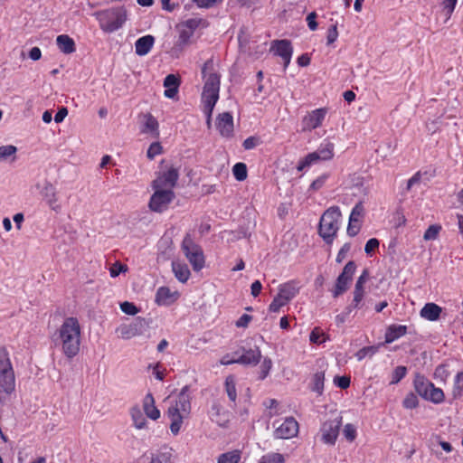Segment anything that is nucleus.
<instances>
[{
    "instance_id": "9b49d317",
    "label": "nucleus",
    "mask_w": 463,
    "mask_h": 463,
    "mask_svg": "<svg viewBox=\"0 0 463 463\" xmlns=\"http://www.w3.org/2000/svg\"><path fill=\"white\" fill-rule=\"evenodd\" d=\"M341 425L342 417H335L324 421L318 432L321 442L328 446H334L337 440Z\"/></svg>"
},
{
    "instance_id": "f704fd0d",
    "label": "nucleus",
    "mask_w": 463,
    "mask_h": 463,
    "mask_svg": "<svg viewBox=\"0 0 463 463\" xmlns=\"http://www.w3.org/2000/svg\"><path fill=\"white\" fill-rule=\"evenodd\" d=\"M259 463H285V457L277 452H269L263 455Z\"/></svg>"
},
{
    "instance_id": "72a5a7b5",
    "label": "nucleus",
    "mask_w": 463,
    "mask_h": 463,
    "mask_svg": "<svg viewBox=\"0 0 463 463\" xmlns=\"http://www.w3.org/2000/svg\"><path fill=\"white\" fill-rule=\"evenodd\" d=\"M143 327V320H139L137 323L131 324L128 328H124L121 331L124 338H130L141 333L139 330Z\"/></svg>"
},
{
    "instance_id": "2f4dec72",
    "label": "nucleus",
    "mask_w": 463,
    "mask_h": 463,
    "mask_svg": "<svg viewBox=\"0 0 463 463\" xmlns=\"http://www.w3.org/2000/svg\"><path fill=\"white\" fill-rule=\"evenodd\" d=\"M232 174L237 181H244L248 176L247 165L241 162L236 163L232 166Z\"/></svg>"
},
{
    "instance_id": "4d7b16f0",
    "label": "nucleus",
    "mask_w": 463,
    "mask_h": 463,
    "mask_svg": "<svg viewBox=\"0 0 463 463\" xmlns=\"http://www.w3.org/2000/svg\"><path fill=\"white\" fill-rule=\"evenodd\" d=\"M193 33L191 30H187V29H183L180 31L179 33V36H178V43L180 46H184L186 45L191 37L193 36Z\"/></svg>"
},
{
    "instance_id": "e433bc0d",
    "label": "nucleus",
    "mask_w": 463,
    "mask_h": 463,
    "mask_svg": "<svg viewBox=\"0 0 463 463\" xmlns=\"http://www.w3.org/2000/svg\"><path fill=\"white\" fill-rule=\"evenodd\" d=\"M407 374V368L403 365L397 366L392 373L390 384H397L400 383Z\"/></svg>"
},
{
    "instance_id": "f3484780",
    "label": "nucleus",
    "mask_w": 463,
    "mask_h": 463,
    "mask_svg": "<svg viewBox=\"0 0 463 463\" xmlns=\"http://www.w3.org/2000/svg\"><path fill=\"white\" fill-rule=\"evenodd\" d=\"M270 51L280 57L284 63V71L288 67L292 54H293V47L291 45L290 41L288 40H274L271 42Z\"/></svg>"
},
{
    "instance_id": "f03ea898",
    "label": "nucleus",
    "mask_w": 463,
    "mask_h": 463,
    "mask_svg": "<svg viewBox=\"0 0 463 463\" xmlns=\"http://www.w3.org/2000/svg\"><path fill=\"white\" fill-rule=\"evenodd\" d=\"M202 74L204 80V85L202 92V104L206 108L208 114H213V110L219 99L221 77L213 70V61L208 60L202 68Z\"/></svg>"
},
{
    "instance_id": "cd10ccee",
    "label": "nucleus",
    "mask_w": 463,
    "mask_h": 463,
    "mask_svg": "<svg viewBox=\"0 0 463 463\" xmlns=\"http://www.w3.org/2000/svg\"><path fill=\"white\" fill-rule=\"evenodd\" d=\"M175 299V294L166 287H160L156 293V302L159 306H168Z\"/></svg>"
},
{
    "instance_id": "052dcab7",
    "label": "nucleus",
    "mask_w": 463,
    "mask_h": 463,
    "mask_svg": "<svg viewBox=\"0 0 463 463\" xmlns=\"http://www.w3.org/2000/svg\"><path fill=\"white\" fill-rule=\"evenodd\" d=\"M350 377L347 376H335L334 378V383L341 388V389H346L350 386Z\"/></svg>"
},
{
    "instance_id": "a211bd4d",
    "label": "nucleus",
    "mask_w": 463,
    "mask_h": 463,
    "mask_svg": "<svg viewBox=\"0 0 463 463\" xmlns=\"http://www.w3.org/2000/svg\"><path fill=\"white\" fill-rule=\"evenodd\" d=\"M140 132L148 135L153 138H158L160 135L159 123L157 119L150 113L142 115L140 121Z\"/></svg>"
},
{
    "instance_id": "774afa93",
    "label": "nucleus",
    "mask_w": 463,
    "mask_h": 463,
    "mask_svg": "<svg viewBox=\"0 0 463 463\" xmlns=\"http://www.w3.org/2000/svg\"><path fill=\"white\" fill-rule=\"evenodd\" d=\"M67 115L68 109L66 108L60 109L54 116V121L56 123H61L64 120Z\"/></svg>"
},
{
    "instance_id": "c756f323",
    "label": "nucleus",
    "mask_w": 463,
    "mask_h": 463,
    "mask_svg": "<svg viewBox=\"0 0 463 463\" xmlns=\"http://www.w3.org/2000/svg\"><path fill=\"white\" fill-rule=\"evenodd\" d=\"M225 392L231 402H235L237 400L236 382L233 375H228L224 382Z\"/></svg>"
},
{
    "instance_id": "2eb2a0df",
    "label": "nucleus",
    "mask_w": 463,
    "mask_h": 463,
    "mask_svg": "<svg viewBox=\"0 0 463 463\" xmlns=\"http://www.w3.org/2000/svg\"><path fill=\"white\" fill-rule=\"evenodd\" d=\"M327 114V109H316L304 116L301 121L302 131L311 132L312 130L322 126L323 121Z\"/></svg>"
},
{
    "instance_id": "3c124183",
    "label": "nucleus",
    "mask_w": 463,
    "mask_h": 463,
    "mask_svg": "<svg viewBox=\"0 0 463 463\" xmlns=\"http://www.w3.org/2000/svg\"><path fill=\"white\" fill-rule=\"evenodd\" d=\"M449 373L447 369L446 364H439L435 368L433 376L435 379H439L442 382H445L449 377Z\"/></svg>"
},
{
    "instance_id": "13d9d810",
    "label": "nucleus",
    "mask_w": 463,
    "mask_h": 463,
    "mask_svg": "<svg viewBox=\"0 0 463 463\" xmlns=\"http://www.w3.org/2000/svg\"><path fill=\"white\" fill-rule=\"evenodd\" d=\"M338 38L337 25L333 24L327 30L326 43L327 44L334 43Z\"/></svg>"
},
{
    "instance_id": "39448f33",
    "label": "nucleus",
    "mask_w": 463,
    "mask_h": 463,
    "mask_svg": "<svg viewBox=\"0 0 463 463\" xmlns=\"http://www.w3.org/2000/svg\"><path fill=\"white\" fill-rule=\"evenodd\" d=\"M100 29L108 33L119 30L127 21V11L123 6L112 7L95 14Z\"/></svg>"
},
{
    "instance_id": "e2e57ef3",
    "label": "nucleus",
    "mask_w": 463,
    "mask_h": 463,
    "mask_svg": "<svg viewBox=\"0 0 463 463\" xmlns=\"http://www.w3.org/2000/svg\"><path fill=\"white\" fill-rule=\"evenodd\" d=\"M349 250H350V244H348V243L344 244L336 255V259H335L336 262L341 263L344 260V259L345 258V256Z\"/></svg>"
},
{
    "instance_id": "412c9836",
    "label": "nucleus",
    "mask_w": 463,
    "mask_h": 463,
    "mask_svg": "<svg viewBox=\"0 0 463 463\" xmlns=\"http://www.w3.org/2000/svg\"><path fill=\"white\" fill-rule=\"evenodd\" d=\"M261 359V352L259 347L244 349L242 354L237 357L238 364L243 365H257Z\"/></svg>"
},
{
    "instance_id": "393cba45",
    "label": "nucleus",
    "mask_w": 463,
    "mask_h": 463,
    "mask_svg": "<svg viewBox=\"0 0 463 463\" xmlns=\"http://www.w3.org/2000/svg\"><path fill=\"white\" fill-rule=\"evenodd\" d=\"M56 44L59 50L64 54H71L76 51L74 40L67 34L58 35Z\"/></svg>"
},
{
    "instance_id": "ea45409f",
    "label": "nucleus",
    "mask_w": 463,
    "mask_h": 463,
    "mask_svg": "<svg viewBox=\"0 0 463 463\" xmlns=\"http://www.w3.org/2000/svg\"><path fill=\"white\" fill-rule=\"evenodd\" d=\"M206 24V21L204 19H202V18H190V19H187L186 21L184 22L183 25L185 27V29L187 30H191L192 33H194V32L199 28L201 25L204 26Z\"/></svg>"
},
{
    "instance_id": "dca6fc26",
    "label": "nucleus",
    "mask_w": 463,
    "mask_h": 463,
    "mask_svg": "<svg viewBox=\"0 0 463 463\" xmlns=\"http://www.w3.org/2000/svg\"><path fill=\"white\" fill-rule=\"evenodd\" d=\"M298 422L293 417H287L274 430L275 439H288L298 435Z\"/></svg>"
},
{
    "instance_id": "c9c22d12",
    "label": "nucleus",
    "mask_w": 463,
    "mask_h": 463,
    "mask_svg": "<svg viewBox=\"0 0 463 463\" xmlns=\"http://www.w3.org/2000/svg\"><path fill=\"white\" fill-rule=\"evenodd\" d=\"M17 152V147L13 145H5L0 146V160H6L9 157L13 156L15 158V154Z\"/></svg>"
},
{
    "instance_id": "7c9ffc66",
    "label": "nucleus",
    "mask_w": 463,
    "mask_h": 463,
    "mask_svg": "<svg viewBox=\"0 0 463 463\" xmlns=\"http://www.w3.org/2000/svg\"><path fill=\"white\" fill-rule=\"evenodd\" d=\"M241 458V452L238 449L228 451L218 457L217 463H239Z\"/></svg>"
},
{
    "instance_id": "ddd939ff",
    "label": "nucleus",
    "mask_w": 463,
    "mask_h": 463,
    "mask_svg": "<svg viewBox=\"0 0 463 463\" xmlns=\"http://www.w3.org/2000/svg\"><path fill=\"white\" fill-rule=\"evenodd\" d=\"M154 194L151 195L148 206L151 211L156 213H163L165 211L171 202L175 198L174 191H166L161 189H153Z\"/></svg>"
},
{
    "instance_id": "49530a36",
    "label": "nucleus",
    "mask_w": 463,
    "mask_h": 463,
    "mask_svg": "<svg viewBox=\"0 0 463 463\" xmlns=\"http://www.w3.org/2000/svg\"><path fill=\"white\" fill-rule=\"evenodd\" d=\"M463 392V371L457 373L454 380L453 393L459 396Z\"/></svg>"
},
{
    "instance_id": "0e129e2a",
    "label": "nucleus",
    "mask_w": 463,
    "mask_h": 463,
    "mask_svg": "<svg viewBox=\"0 0 463 463\" xmlns=\"http://www.w3.org/2000/svg\"><path fill=\"white\" fill-rule=\"evenodd\" d=\"M316 13L312 12L307 16V22L309 29L315 31L317 28V23L316 22Z\"/></svg>"
},
{
    "instance_id": "0eeeda50",
    "label": "nucleus",
    "mask_w": 463,
    "mask_h": 463,
    "mask_svg": "<svg viewBox=\"0 0 463 463\" xmlns=\"http://www.w3.org/2000/svg\"><path fill=\"white\" fill-rule=\"evenodd\" d=\"M15 390V374L10 354L5 346L0 347V391L11 394Z\"/></svg>"
},
{
    "instance_id": "6ab92c4d",
    "label": "nucleus",
    "mask_w": 463,
    "mask_h": 463,
    "mask_svg": "<svg viewBox=\"0 0 463 463\" xmlns=\"http://www.w3.org/2000/svg\"><path fill=\"white\" fill-rule=\"evenodd\" d=\"M233 117L230 112H223L216 118V128L223 137L233 136Z\"/></svg>"
},
{
    "instance_id": "6e6d98bb",
    "label": "nucleus",
    "mask_w": 463,
    "mask_h": 463,
    "mask_svg": "<svg viewBox=\"0 0 463 463\" xmlns=\"http://www.w3.org/2000/svg\"><path fill=\"white\" fill-rule=\"evenodd\" d=\"M180 80L175 74H168L164 80V87L168 88H179Z\"/></svg>"
},
{
    "instance_id": "f8f14e48",
    "label": "nucleus",
    "mask_w": 463,
    "mask_h": 463,
    "mask_svg": "<svg viewBox=\"0 0 463 463\" xmlns=\"http://www.w3.org/2000/svg\"><path fill=\"white\" fill-rule=\"evenodd\" d=\"M178 179V170L171 166L166 171L159 173L157 177L152 182V188L174 191V188L175 187Z\"/></svg>"
},
{
    "instance_id": "4be33fe9",
    "label": "nucleus",
    "mask_w": 463,
    "mask_h": 463,
    "mask_svg": "<svg viewBox=\"0 0 463 463\" xmlns=\"http://www.w3.org/2000/svg\"><path fill=\"white\" fill-rule=\"evenodd\" d=\"M442 308L432 302L426 303L420 311V316L428 321H437L440 317Z\"/></svg>"
},
{
    "instance_id": "338daca9",
    "label": "nucleus",
    "mask_w": 463,
    "mask_h": 463,
    "mask_svg": "<svg viewBox=\"0 0 463 463\" xmlns=\"http://www.w3.org/2000/svg\"><path fill=\"white\" fill-rule=\"evenodd\" d=\"M262 289L260 281L255 280L250 286V293L253 297H258Z\"/></svg>"
},
{
    "instance_id": "1a4fd4ad",
    "label": "nucleus",
    "mask_w": 463,
    "mask_h": 463,
    "mask_svg": "<svg viewBox=\"0 0 463 463\" xmlns=\"http://www.w3.org/2000/svg\"><path fill=\"white\" fill-rule=\"evenodd\" d=\"M300 285L297 280H289L279 286L278 294L269 304L270 312H279L281 307L289 303L299 292Z\"/></svg>"
},
{
    "instance_id": "de8ad7c7",
    "label": "nucleus",
    "mask_w": 463,
    "mask_h": 463,
    "mask_svg": "<svg viewBox=\"0 0 463 463\" xmlns=\"http://www.w3.org/2000/svg\"><path fill=\"white\" fill-rule=\"evenodd\" d=\"M163 152V147L161 146V144L159 142H153L147 151H146V156L152 160L154 159L156 156L162 154Z\"/></svg>"
},
{
    "instance_id": "9d476101",
    "label": "nucleus",
    "mask_w": 463,
    "mask_h": 463,
    "mask_svg": "<svg viewBox=\"0 0 463 463\" xmlns=\"http://www.w3.org/2000/svg\"><path fill=\"white\" fill-rule=\"evenodd\" d=\"M182 250L194 271H200L204 267L205 260L203 251L201 246L196 244L189 234L183 240Z\"/></svg>"
},
{
    "instance_id": "864d4df0",
    "label": "nucleus",
    "mask_w": 463,
    "mask_h": 463,
    "mask_svg": "<svg viewBox=\"0 0 463 463\" xmlns=\"http://www.w3.org/2000/svg\"><path fill=\"white\" fill-rule=\"evenodd\" d=\"M128 270V267L125 264H122L120 262H115L110 268H109V274L110 277L116 278L120 273H124Z\"/></svg>"
},
{
    "instance_id": "37998d69",
    "label": "nucleus",
    "mask_w": 463,
    "mask_h": 463,
    "mask_svg": "<svg viewBox=\"0 0 463 463\" xmlns=\"http://www.w3.org/2000/svg\"><path fill=\"white\" fill-rule=\"evenodd\" d=\"M271 367H272L271 359L265 357L260 364V373L259 375V379L264 380L269 374Z\"/></svg>"
},
{
    "instance_id": "4c0bfd02",
    "label": "nucleus",
    "mask_w": 463,
    "mask_h": 463,
    "mask_svg": "<svg viewBox=\"0 0 463 463\" xmlns=\"http://www.w3.org/2000/svg\"><path fill=\"white\" fill-rule=\"evenodd\" d=\"M131 416L134 425L137 429L141 430L145 428L146 420L141 413L140 410L133 409L131 411Z\"/></svg>"
},
{
    "instance_id": "473e14b6",
    "label": "nucleus",
    "mask_w": 463,
    "mask_h": 463,
    "mask_svg": "<svg viewBox=\"0 0 463 463\" xmlns=\"http://www.w3.org/2000/svg\"><path fill=\"white\" fill-rule=\"evenodd\" d=\"M312 391L321 395L324 391L325 373L324 372H317L313 376Z\"/></svg>"
},
{
    "instance_id": "09e8293b",
    "label": "nucleus",
    "mask_w": 463,
    "mask_h": 463,
    "mask_svg": "<svg viewBox=\"0 0 463 463\" xmlns=\"http://www.w3.org/2000/svg\"><path fill=\"white\" fill-rule=\"evenodd\" d=\"M260 144L261 140L259 137L250 136L243 141L242 146L245 150H251L260 146Z\"/></svg>"
},
{
    "instance_id": "20e7f679",
    "label": "nucleus",
    "mask_w": 463,
    "mask_h": 463,
    "mask_svg": "<svg viewBox=\"0 0 463 463\" xmlns=\"http://www.w3.org/2000/svg\"><path fill=\"white\" fill-rule=\"evenodd\" d=\"M342 214L338 206L329 207L321 216L318 233L327 244L333 243L340 228Z\"/></svg>"
},
{
    "instance_id": "a878e982",
    "label": "nucleus",
    "mask_w": 463,
    "mask_h": 463,
    "mask_svg": "<svg viewBox=\"0 0 463 463\" xmlns=\"http://www.w3.org/2000/svg\"><path fill=\"white\" fill-rule=\"evenodd\" d=\"M210 418L221 427H225L229 421L227 413L216 403L213 404L211 407Z\"/></svg>"
},
{
    "instance_id": "7ed1b4c3",
    "label": "nucleus",
    "mask_w": 463,
    "mask_h": 463,
    "mask_svg": "<svg viewBox=\"0 0 463 463\" xmlns=\"http://www.w3.org/2000/svg\"><path fill=\"white\" fill-rule=\"evenodd\" d=\"M191 411V394L188 385L184 386L176 399L171 402L167 410V416L171 421L170 430L177 435L181 430L183 420Z\"/></svg>"
},
{
    "instance_id": "a19ab883",
    "label": "nucleus",
    "mask_w": 463,
    "mask_h": 463,
    "mask_svg": "<svg viewBox=\"0 0 463 463\" xmlns=\"http://www.w3.org/2000/svg\"><path fill=\"white\" fill-rule=\"evenodd\" d=\"M405 409L412 410L419 406V399L413 392H409L402 401Z\"/></svg>"
},
{
    "instance_id": "6e6552de",
    "label": "nucleus",
    "mask_w": 463,
    "mask_h": 463,
    "mask_svg": "<svg viewBox=\"0 0 463 463\" xmlns=\"http://www.w3.org/2000/svg\"><path fill=\"white\" fill-rule=\"evenodd\" d=\"M335 156V144L328 138L324 139L317 149L312 153L307 154L304 158L298 161L297 169L302 172L311 165L320 161H329Z\"/></svg>"
},
{
    "instance_id": "bf43d9fd",
    "label": "nucleus",
    "mask_w": 463,
    "mask_h": 463,
    "mask_svg": "<svg viewBox=\"0 0 463 463\" xmlns=\"http://www.w3.org/2000/svg\"><path fill=\"white\" fill-rule=\"evenodd\" d=\"M379 241L375 238H372L367 241L365 246H364V251L367 255L372 256L375 249L379 247Z\"/></svg>"
},
{
    "instance_id": "58836bf2",
    "label": "nucleus",
    "mask_w": 463,
    "mask_h": 463,
    "mask_svg": "<svg viewBox=\"0 0 463 463\" xmlns=\"http://www.w3.org/2000/svg\"><path fill=\"white\" fill-rule=\"evenodd\" d=\"M364 298V292L361 291H354V298L351 305L346 307V309L349 312H352L353 309H360L363 307V299Z\"/></svg>"
},
{
    "instance_id": "aec40b11",
    "label": "nucleus",
    "mask_w": 463,
    "mask_h": 463,
    "mask_svg": "<svg viewBox=\"0 0 463 463\" xmlns=\"http://www.w3.org/2000/svg\"><path fill=\"white\" fill-rule=\"evenodd\" d=\"M40 193L43 200L52 210L55 212L61 211V205L58 203V197L56 194L55 187L50 182H44V184Z\"/></svg>"
},
{
    "instance_id": "4468645a",
    "label": "nucleus",
    "mask_w": 463,
    "mask_h": 463,
    "mask_svg": "<svg viewBox=\"0 0 463 463\" xmlns=\"http://www.w3.org/2000/svg\"><path fill=\"white\" fill-rule=\"evenodd\" d=\"M356 265L354 261H348L343 269V271L339 274L336 279L335 288L333 290V297L337 298L345 292L348 288L349 283L353 279V276L355 272Z\"/></svg>"
},
{
    "instance_id": "423d86ee",
    "label": "nucleus",
    "mask_w": 463,
    "mask_h": 463,
    "mask_svg": "<svg viewBox=\"0 0 463 463\" xmlns=\"http://www.w3.org/2000/svg\"><path fill=\"white\" fill-rule=\"evenodd\" d=\"M413 387L418 395L433 404H440L445 401V394L442 389L436 387L434 383L423 374H415Z\"/></svg>"
},
{
    "instance_id": "c03bdc74",
    "label": "nucleus",
    "mask_w": 463,
    "mask_h": 463,
    "mask_svg": "<svg viewBox=\"0 0 463 463\" xmlns=\"http://www.w3.org/2000/svg\"><path fill=\"white\" fill-rule=\"evenodd\" d=\"M441 230V227L439 225L434 224L430 225L424 232L423 238L425 241H433L435 240L439 231Z\"/></svg>"
},
{
    "instance_id": "5fc2aeb1",
    "label": "nucleus",
    "mask_w": 463,
    "mask_h": 463,
    "mask_svg": "<svg viewBox=\"0 0 463 463\" xmlns=\"http://www.w3.org/2000/svg\"><path fill=\"white\" fill-rule=\"evenodd\" d=\"M120 309L123 313L130 316H135L138 313V308L131 302L125 301L120 304Z\"/></svg>"
},
{
    "instance_id": "79ce46f5",
    "label": "nucleus",
    "mask_w": 463,
    "mask_h": 463,
    "mask_svg": "<svg viewBox=\"0 0 463 463\" xmlns=\"http://www.w3.org/2000/svg\"><path fill=\"white\" fill-rule=\"evenodd\" d=\"M343 435L349 442H353L357 436L356 427L352 423L345 424L343 429Z\"/></svg>"
},
{
    "instance_id": "5701e85b",
    "label": "nucleus",
    "mask_w": 463,
    "mask_h": 463,
    "mask_svg": "<svg viewBox=\"0 0 463 463\" xmlns=\"http://www.w3.org/2000/svg\"><path fill=\"white\" fill-rule=\"evenodd\" d=\"M155 44V37L147 34L138 38L135 43V52L138 56L146 55Z\"/></svg>"
},
{
    "instance_id": "8fccbe9b",
    "label": "nucleus",
    "mask_w": 463,
    "mask_h": 463,
    "mask_svg": "<svg viewBox=\"0 0 463 463\" xmlns=\"http://www.w3.org/2000/svg\"><path fill=\"white\" fill-rule=\"evenodd\" d=\"M360 229H361V221L358 222V219H355L353 222L349 218V222H348V225H347V230H346L347 234L350 237H354V236H356L359 233Z\"/></svg>"
},
{
    "instance_id": "69168bd1",
    "label": "nucleus",
    "mask_w": 463,
    "mask_h": 463,
    "mask_svg": "<svg viewBox=\"0 0 463 463\" xmlns=\"http://www.w3.org/2000/svg\"><path fill=\"white\" fill-rule=\"evenodd\" d=\"M251 320V317L247 314H243L237 321L236 326L238 327H246L248 326L250 321Z\"/></svg>"
},
{
    "instance_id": "680f3d73",
    "label": "nucleus",
    "mask_w": 463,
    "mask_h": 463,
    "mask_svg": "<svg viewBox=\"0 0 463 463\" xmlns=\"http://www.w3.org/2000/svg\"><path fill=\"white\" fill-rule=\"evenodd\" d=\"M200 8H211L222 0H192Z\"/></svg>"
},
{
    "instance_id": "b1692460",
    "label": "nucleus",
    "mask_w": 463,
    "mask_h": 463,
    "mask_svg": "<svg viewBox=\"0 0 463 463\" xmlns=\"http://www.w3.org/2000/svg\"><path fill=\"white\" fill-rule=\"evenodd\" d=\"M143 408L146 415L153 420L160 418V411L155 405V399L151 393H147L143 401Z\"/></svg>"
},
{
    "instance_id": "f257e3e1",
    "label": "nucleus",
    "mask_w": 463,
    "mask_h": 463,
    "mask_svg": "<svg viewBox=\"0 0 463 463\" xmlns=\"http://www.w3.org/2000/svg\"><path fill=\"white\" fill-rule=\"evenodd\" d=\"M80 338V325L74 317H66L52 336L55 346L61 347L62 354L68 359H72L79 354Z\"/></svg>"
},
{
    "instance_id": "a18cd8bd",
    "label": "nucleus",
    "mask_w": 463,
    "mask_h": 463,
    "mask_svg": "<svg viewBox=\"0 0 463 463\" xmlns=\"http://www.w3.org/2000/svg\"><path fill=\"white\" fill-rule=\"evenodd\" d=\"M458 0H443L441 3L442 10L445 13L446 19H449L456 7Z\"/></svg>"
},
{
    "instance_id": "c85d7f7f",
    "label": "nucleus",
    "mask_w": 463,
    "mask_h": 463,
    "mask_svg": "<svg viewBox=\"0 0 463 463\" xmlns=\"http://www.w3.org/2000/svg\"><path fill=\"white\" fill-rule=\"evenodd\" d=\"M172 269L180 282L184 283L189 279L191 272L186 264L174 261L172 262Z\"/></svg>"
},
{
    "instance_id": "603ef678",
    "label": "nucleus",
    "mask_w": 463,
    "mask_h": 463,
    "mask_svg": "<svg viewBox=\"0 0 463 463\" xmlns=\"http://www.w3.org/2000/svg\"><path fill=\"white\" fill-rule=\"evenodd\" d=\"M364 208L361 202L357 203L352 209L349 218L351 221L358 219V222L361 221L362 216L364 215Z\"/></svg>"
},
{
    "instance_id": "bb28decb",
    "label": "nucleus",
    "mask_w": 463,
    "mask_h": 463,
    "mask_svg": "<svg viewBox=\"0 0 463 463\" xmlns=\"http://www.w3.org/2000/svg\"><path fill=\"white\" fill-rule=\"evenodd\" d=\"M407 334V326L403 325H392L387 328L385 342L392 343Z\"/></svg>"
}]
</instances>
